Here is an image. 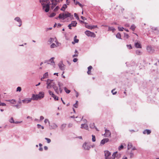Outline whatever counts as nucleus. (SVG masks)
Returning a JSON list of instances; mask_svg holds the SVG:
<instances>
[{
	"instance_id": "f257e3e1",
	"label": "nucleus",
	"mask_w": 159,
	"mask_h": 159,
	"mask_svg": "<svg viewBox=\"0 0 159 159\" xmlns=\"http://www.w3.org/2000/svg\"><path fill=\"white\" fill-rule=\"evenodd\" d=\"M46 88L47 89H50L53 88L56 93L59 94V91L57 86L53 80L48 79L46 81Z\"/></svg>"
},
{
	"instance_id": "f03ea898",
	"label": "nucleus",
	"mask_w": 159,
	"mask_h": 159,
	"mask_svg": "<svg viewBox=\"0 0 159 159\" xmlns=\"http://www.w3.org/2000/svg\"><path fill=\"white\" fill-rule=\"evenodd\" d=\"M70 16L71 14L70 13L67 11H66L64 13L60 14L58 17L56 18L57 19L58 18L64 19L67 17H70Z\"/></svg>"
},
{
	"instance_id": "7ed1b4c3",
	"label": "nucleus",
	"mask_w": 159,
	"mask_h": 159,
	"mask_svg": "<svg viewBox=\"0 0 159 159\" xmlns=\"http://www.w3.org/2000/svg\"><path fill=\"white\" fill-rule=\"evenodd\" d=\"M32 100L31 98H26L22 100L21 102L24 104H27L30 103Z\"/></svg>"
},
{
	"instance_id": "20e7f679",
	"label": "nucleus",
	"mask_w": 159,
	"mask_h": 159,
	"mask_svg": "<svg viewBox=\"0 0 159 159\" xmlns=\"http://www.w3.org/2000/svg\"><path fill=\"white\" fill-rule=\"evenodd\" d=\"M85 34L89 37H95L96 36L95 34L94 33L88 30H86L85 31Z\"/></svg>"
},
{
	"instance_id": "39448f33",
	"label": "nucleus",
	"mask_w": 159,
	"mask_h": 159,
	"mask_svg": "<svg viewBox=\"0 0 159 159\" xmlns=\"http://www.w3.org/2000/svg\"><path fill=\"white\" fill-rule=\"evenodd\" d=\"M50 4L47 3L46 5H45L43 6V9L46 12H48L49 11V6Z\"/></svg>"
},
{
	"instance_id": "423d86ee",
	"label": "nucleus",
	"mask_w": 159,
	"mask_h": 159,
	"mask_svg": "<svg viewBox=\"0 0 159 159\" xmlns=\"http://www.w3.org/2000/svg\"><path fill=\"white\" fill-rule=\"evenodd\" d=\"M54 57H52L50 59L47 61V62L48 64H50L53 66L54 67L55 66V63L54 61Z\"/></svg>"
},
{
	"instance_id": "0eeeda50",
	"label": "nucleus",
	"mask_w": 159,
	"mask_h": 159,
	"mask_svg": "<svg viewBox=\"0 0 159 159\" xmlns=\"http://www.w3.org/2000/svg\"><path fill=\"white\" fill-rule=\"evenodd\" d=\"M105 159H108L111 158L110 156L111 155V153L108 151H104Z\"/></svg>"
},
{
	"instance_id": "6e6552de",
	"label": "nucleus",
	"mask_w": 159,
	"mask_h": 159,
	"mask_svg": "<svg viewBox=\"0 0 159 159\" xmlns=\"http://www.w3.org/2000/svg\"><path fill=\"white\" fill-rule=\"evenodd\" d=\"M77 24V23L76 21H72L71 24H70L68 25V27L71 30V27H75Z\"/></svg>"
},
{
	"instance_id": "1a4fd4ad",
	"label": "nucleus",
	"mask_w": 159,
	"mask_h": 159,
	"mask_svg": "<svg viewBox=\"0 0 159 159\" xmlns=\"http://www.w3.org/2000/svg\"><path fill=\"white\" fill-rule=\"evenodd\" d=\"M57 41V40L56 37L51 38L48 40V43L49 44H51L54 42L55 43Z\"/></svg>"
},
{
	"instance_id": "9d476101",
	"label": "nucleus",
	"mask_w": 159,
	"mask_h": 159,
	"mask_svg": "<svg viewBox=\"0 0 159 159\" xmlns=\"http://www.w3.org/2000/svg\"><path fill=\"white\" fill-rule=\"evenodd\" d=\"M56 44L54 43H52L50 45V48H54L60 46V43H59L58 41L55 42Z\"/></svg>"
},
{
	"instance_id": "9b49d317",
	"label": "nucleus",
	"mask_w": 159,
	"mask_h": 159,
	"mask_svg": "<svg viewBox=\"0 0 159 159\" xmlns=\"http://www.w3.org/2000/svg\"><path fill=\"white\" fill-rule=\"evenodd\" d=\"M52 2V8H53L57 5V2L59 1V0H50Z\"/></svg>"
},
{
	"instance_id": "f8f14e48",
	"label": "nucleus",
	"mask_w": 159,
	"mask_h": 159,
	"mask_svg": "<svg viewBox=\"0 0 159 159\" xmlns=\"http://www.w3.org/2000/svg\"><path fill=\"white\" fill-rule=\"evenodd\" d=\"M39 2L41 3L42 6L46 5L47 3H50L48 0H39Z\"/></svg>"
},
{
	"instance_id": "ddd939ff",
	"label": "nucleus",
	"mask_w": 159,
	"mask_h": 159,
	"mask_svg": "<svg viewBox=\"0 0 159 159\" xmlns=\"http://www.w3.org/2000/svg\"><path fill=\"white\" fill-rule=\"evenodd\" d=\"M105 133L104 134V135L105 136V137H110L111 136V133L109 130H107V129H105Z\"/></svg>"
},
{
	"instance_id": "4468645a",
	"label": "nucleus",
	"mask_w": 159,
	"mask_h": 159,
	"mask_svg": "<svg viewBox=\"0 0 159 159\" xmlns=\"http://www.w3.org/2000/svg\"><path fill=\"white\" fill-rule=\"evenodd\" d=\"M14 20L19 23L18 26H20L22 25V21L20 17H17L14 19Z\"/></svg>"
},
{
	"instance_id": "2eb2a0df",
	"label": "nucleus",
	"mask_w": 159,
	"mask_h": 159,
	"mask_svg": "<svg viewBox=\"0 0 159 159\" xmlns=\"http://www.w3.org/2000/svg\"><path fill=\"white\" fill-rule=\"evenodd\" d=\"M83 147L84 149L85 150H89L90 148V147L86 143H84Z\"/></svg>"
},
{
	"instance_id": "dca6fc26",
	"label": "nucleus",
	"mask_w": 159,
	"mask_h": 159,
	"mask_svg": "<svg viewBox=\"0 0 159 159\" xmlns=\"http://www.w3.org/2000/svg\"><path fill=\"white\" fill-rule=\"evenodd\" d=\"M32 99L33 100H37L40 99L38 94H33L32 96Z\"/></svg>"
},
{
	"instance_id": "f3484780",
	"label": "nucleus",
	"mask_w": 159,
	"mask_h": 159,
	"mask_svg": "<svg viewBox=\"0 0 159 159\" xmlns=\"http://www.w3.org/2000/svg\"><path fill=\"white\" fill-rule=\"evenodd\" d=\"M60 69L61 70H64L65 69L64 65L62 63L60 62L58 64Z\"/></svg>"
},
{
	"instance_id": "a211bd4d",
	"label": "nucleus",
	"mask_w": 159,
	"mask_h": 159,
	"mask_svg": "<svg viewBox=\"0 0 159 159\" xmlns=\"http://www.w3.org/2000/svg\"><path fill=\"white\" fill-rule=\"evenodd\" d=\"M109 140L108 139H104L102 140L100 143V145H104L105 143L108 142Z\"/></svg>"
},
{
	"instance_id": "6ab92c4d",
	"label": "nucleus",
	"mask_w": 159,
	"mask_h": 159,
	"mask_svg": "<svg viewBox=\"0 0 159 159\" xmlns=\"http://www.w3.org/2000/svg\"><path fill=\"white\" fill-rule=\"evenodd\" d=\"M40 99L43 98L44 96V93L43 92H40L39 93V94H38Z\"/></svg>"
},
{
	"instance_id": "aec40b11",
	"label": "nucleus",
	"mask_w": 159,
	"mask_h": 159,
	"mask_svg": "<svg viewBox=\"0 0 159 159\" xmlns=\"http://www.w3.org/2000/svg\"><path fill=\"white\" fill-rule=\"evenodd\" d=\"M58 85L59 87V91L60 93H61L62 91V89L61 87L63 86V83L59 82L58 83Z\"/></svg>"
},
{
	"instance_id": "412c9836",
	"label": "nucleus",
	"mask_w": 159,
	"mask_h": 159,
	"mask_svg": "<svg viewBox=\"0 0 159 159\" xmlns=\"http://www.w3.org/2000/svg\"><path fill=\"white\" fill-rule=\"evenodd\" d=\"M81 128L82 129H84L86 130L88 129V126L87 124L86 123L82 124L81 125Z\"/></svg>"
},
{
	"instance_id": "4be33fe9",
	"label": "nucleus",
	"mask_w": 159,
	"mask_h": 159,
	"mask_svg": "<svg viewBox=\"0 0 159 159\" xmlns=\"http://www.w3.org/2000/svg\"><path fill=\"white\" fill-rule=\"evenodd\" d=\"M48 72H46L43 75V77L41 78V80L42 81H43V80L46 78H48Z\"/></svg>"
},
{
	"instance_id": "5701e85b",
	"label": "nucleus",
	"mask_w": 159,
	"mask_h": 159,
	"mask_svg": "<svg viewBox=\"0 0 159 159\" xmlns=\"http://www.w3.org/2000/svg\"><path fill=\"white\" fill-rule=\"evenodd\" d=\"M134 45L135 47L137 48H142L141 44L138 42H135Z\"/></svg>"
},
{
	"instance_id": "b1692460",
	"label": "nucleus",
	"mask_w": 159,
	"mask_h": 159,
	"mask_svg": "<svg viewBox=\"0 0 159 159\" xmlns=\"http://www.w3.org/2000/svg\"><path fill=\"white\" fill-rule=\"evenodd\" d=\"M77 36L75 35L74 38V41L72 42V43L73 44H74L75 43H78L79 41V40L77 39Z\"/></svg>"
},
{
	"instance_id": "393cba45",
	"label": "nucleus",
	"mask_w": 159,
	"mask_h": 159,
	"mask_svg": "<svg viewBox=\"0 0 159 159\" xmlns=\"http://www.w3.org/2000/svg\"><path fill=\"white\" fill-rule=\"evenodd\" d=\"M49 125L51 126L52 129H55L57 128L58 127L57 125L54 123H52L51 125Z\"/></svg>"
},
{
	"instance_id": "a878e982",
	"label": "nucleus",
	"mask_w": 159,
	"mask_h": 159,
	"mask_svg": "<svg viewBox=\"0 0 159 159\" xmlns=\"http://www.w3.org/2000/svg\"><path fill=\"white\" fill-rule=\"evenodd\" d=\"M151 130L149 129H146L143 131V134H149L151 133Z\"/></svg>"
},
{
	"instance_id": "bb28decb",
	"label": "nucleus",
	"mask_w": 159,
	"mask_h": 159,
	"mask_svg": "<svg viewBox=\"0 0 159 159\" xmlns=\"http://www.w3.org/2000/svg\"><path fill=\"white\" fill-rule=\"evenodd\" d=\"M92 68V67L91 66H89L88 68V71H87V73L89 75H91V70Z\"/></svg>"
},
{
	"instance_id": "cd10ccee",
	"label": "nucleus",
	"mask_w": 159,
	"mask_h": 159,
	"mask_svg": "<svg viewBox=\"0 0 159 159\" xmlns=\"http://www.w3.org/2000/svg\"><path fill=\"white\" fill-rule=\"evenodd\" d=\"M7 101L10 102L12 104H15L16 103V100L14 99L7 100Z\"/></svg>"
},
{
	"instance_id": "c85d7f7f",
	"label": "nucleus",
	"mask_w": 159,
	"mask_h": 159,
	"mask_svg": "<svg viewBox=\"0 0 159 159\" xmlns=\"http://www.w3.org/2000/svg\"><path fill=\"white\" fill-rule=\"evenodd\" d=\"M117 153V152H115L113 153V154L112 155V157H111V159H114L116 157V155Z\"/></svg>"
},
{
	"instance_id": "c756f323",
	"label": "nucleus",
	"mask_w": 159,
	"mask_h": 159,
	"mask_svg": "<svg viewBox=\"0 0 159 159\" xmlns=\"http://www.w3.org/2000/svg\"><path fill=\"white\" fill-rule=\"evenodd\" d=\"M115 30V29L113 27H108V31H112L113 32H114Z\"/></svg>"
},
{
	"instance_id": "7c9ffc66",
	"label": "nucleus",
	"mask_w": 159,
	"mask_h": 159,
	"mask_svg": "<svg viewBox=\"0 0 159 159\" xmlns=\"http://www.w3.org/2000/svg\"><path fill=\"white\" fill-rule=\"evenodd\" d=\"M85 27L89 29H93L92 25H85Z\"/></svg>"
},
{
	"instance_id": "2f4dec72",
	"label": "nucleus",
	"mask_w": 159,
	"mask_h": 159,
	"mask_svg": "<svg viewBox=\"0 0 159 159\" xmlns=\"http://www.w3.org/2000/svg\"><path fill=\"white\" fill-rule=\"evenodd\" d=\"M147 49L148 51L149 52H152V48L150 46H148L147 48Z\"/></svg>"
},
{
	"instance_id": "473e14b6",
	"label": "nucleus",
	"mask_w": 159,
	"mask_h": 159,
	"mask_svg": "<svg viewBox=\"0 0 159 159\" xmlns=\"http://www.w3.org/2000/svg\"><path fill=\"white\" fill-rule=\"evenodd\" d=\"M66 5L65 4L61 8V10L64 11L65 10V9L66 8Z\"/></svg>"
},
{
	"instance_id": "72a5a7b5",
	"label": "nucleus",
	"mask_w": 159,
	"mask_h": 159,
	"mask_svg": "<svg viewBox=\"0 0 159 159\" xmlns=\"http://www.w3.org/2000/svg\"><path fill=\"white\" fill-rule=\"evenodd\" d=\"M132 147V145L131 143H129L128 144V149H129Z\"/></svg>"
},
{
	"instance_id": "f704fd0d",
	"label": "nucleus",
	"mask_w": 159,
	"mask_h": 159,
	"mask_svg": "<svg viewBox=\"0 0 159 159\" xmlns=\"http://www.w3.org/2000/svg\"><path fill=\"white\" fill-rule=\"evenodd\" d=\"M66 124H62L61 126V128L62 129H64L66 127Z\"/></svg>"
},
{
	"instance_id": "c9c22d12",
	"label": "nucleus",
	"mask_w": 159,
	"mask_h": 159,
	"mask_svg": "<svg viewBox=\"0 0 159 159\" xmlns=\"http://www.w3.org/2000/svg\"><path fill=\"white\" fill-rule=\"evenodd\" d=\"M92 141L93 142H94L96 141V138L95 135H92Z\"/></svg>"
},
{
	"instance_id": "e433bc0d",
	"label": "nucleus",
	"mask_w": 159,
	"mask_h": 159,
	"mask_svg": "<svg viewBox=\"0 0 159 159\" xmlns=\"http://www.w3.org/2000/svg\"><path fill=\"white\" fill-rule=\"evenodd\" d=\"M9 121L11 123H14V121L13 117H11V119L9 120Z\"/></svg>"
},
{
	"instance_id": "4c0bfd02",
	"label": "nucleus",
	"mask_w": 159,
	"mask_h": 159,
	"mask_svg": "<svg viewBox=\"0 0 159 159\" xmlns=\"http://www.w3.org/2000/svg\"><path fill=\"white\" fill-rule=\"evenodd\" d=\"M116 37L118 39H121V35L120 33H118L116 34Z\"/></svg>"
},
{
	"instance_id": "58836bf2",
	"label": "nucleus",
	"mask_w": 159,
	"mask_h": 159,
	"mask_svg": "<svg viewBox=\"0 0 159 159\" xmlns=\"http://www.w3.org/2000/svg\"><path fill=\"white\" fill-rule=\"evenodd\" d=\"M48 92L49 95H51L52 97V96H54V94H53V92H52L51 90H49Z\"/></svg>"
},
{
	"instance_id": "ea45409f",
	"label": "nucleus",
	"mask_w": 159,
	"mask_h": 159,
	"mask_svg": "<svg viewBox=\"0 0 159 159\" xmlns=\"http://www.w3.org/2000/svg\"><path fill=\"white\" fill-rule=\"evenodd\" d=\"M37 127L38 129H40L41 128L42 129H43L44 128V127L43 126H41V125H40L39 124H37Z\"/></svg>"
},
{
	"instance_id": "a19ab883",
	"label": "nucleus",
	"mask_w": 159,
	"mask_h": 159,
	"mask_svg": "<svg viewBox=\"0 0 159 159\" xmlns=\"http://www.w3.org/2000/svg\"><path fill=\"white\" fill-rule=\"evenodd\" d=\"M64 90L67 93H70V91L69 90H68L67 89L66 87H65L64 88Z\"/></svg>"
},
{
	"instance_id": "79ce46f5",
	"label": "nucleus",
	"mask_w": 159,
	"mask_h": 159,
	"mask_svg": "<svg viewBox=\"0 0 159 159\" xmlns=\"http://www.w3.org/2000/svg\"><path fill=\"white\" fill-rule=\"evenodd\" d=\"M21 90V88L20 87H18L16 89V91L20 92Z\"/></svg>"
},
{
	"instance_id": "37998d69",
	"label": "nucleus",
	"mask_w": 159,
	"mask_h": 159,
	"mask_svg": "<svg viewBox=\"0 0 159 159\" xmlns=\"http://www.w3.org/2000/svg\"><path fill=\"white\" fill-rule=\"evenodd\" d=\"M136 54L138 55H140L141 54V52L140 50H137L136 52Z\"/></svg>"
},
{
	"instance_id": "c03bdc74",
	"label": "nucleus",
	"mask_w": 159,
	"mask_h": 159,
	"mask_svg": "<svg viewBox=\"0 0 159 159\" xmlns=\"http://www.w3.org/2000/svg\"><path fill=\"white\" fill-rule=\"evenodd\" d=\"M44 122L45 124L48 123L49 125L50 124V121L49 120L47 119H45L44 120Z\"/></svg>"
},
{
	"instance_id": "a18cd8bd",
	"label": "nucleus",
	"mask_w": 159,
	"mask_h": 159,
	"mask_svg": "<svg viewBox=\"0 0 159 159\" xmlns=\"http://www.w3.org/2000/svg\"><path fill=\"white\" fill-rule=\"evenodd\" d=\"M78 101H76V103L73 106L75 108H77L78 106Z\"/></svg>"
},
{
	"instance_id": "49530a36",
	"label": "nucleus",
	"mask_w": 159,
	"mask_h": 159,
	"mask_svg": "<svg viewBox=\"0 0 159 159\" xmlns=\"http://www.w3.org/2000/svg\"><path fill=\"white\" fill-rule=\"evenodd\" d=\"M74 16L75 17V18L77 20H79V16H78V15L76 13H75L74 14Z\"/></svg>"
},
{
	"instance_id": "de8ad7c7",
	"label": "nucleus",
	"mask_w": 159,
	"mask_h": 159,
	"mask_svg": "<svg viewBox=\"0 0 159 159\" xmlns=\"http://www.w3.org/2000/svg\"><path fill=\"white\" fill-rule=\"evenodd\" d=\"M135 28V27L134 25H132L130 27V29L134 31Z\"/></svg>"
},
{
	"instance_id": "09e8293b",
	"label": "nucleus",
	"mask_w": 159,
	"mask_h": 159,
	"mask_svg": "<svg viewBox=\"0 0 159 159\" xmlns=\"http://www.w3.org/2000/svg\"><path fill=\"white\" fill-rule=\"evenodd\" d=\"M45 139L47 141L48 143H49L51 142V141L50 139L46 138H45Z\"/></svg>"
},
{
	"instance_id": "8fccbe9b",
	"label": "nucleus",
	"mask_w": 159,
	"mask_h": 159,
	"mask_svg": "<svg viewBox=\"0 0 159 159\" xmlns=\"http://www.w3.org/2000/svg\"><path fill=\"white\" fill-rule=\"evenodd\" d=\"M124 148V146L122 145H121L120 146H119L118 147V150H120L122 149H123Z\"/></svg>"
},
{
	"instance_id": "3c124183",
	"label": "nucleus",
	"mask_w": 159,
	"mask_h": 159,
	"mask_svg": "<svg viewBox=\"0 0 159 159\" xmlns=\"http://www.w3.org/2000/svg\"><path fill=\"white\" fill-rule=\"evenodd\" d=\"M90 127L91 128H93L95 127L94 123H93L90 124Z\"/></svg>"
},
{
	"instance_id": "603ef678",
	"label": "nucleus",
	"mask_w": 159,
	"mask_h": 159,
	"mask_svg": "<svg viewBox=\"0 0 159 159\" xmlns=\"http://www.w3.org/2000/svg\"><path fill=\"white\" fill-rule=\"evenodd\" d=\"M54 98V99L56 100H57L58 99V98L56 96L54 95V96L52 97Z\"/></svg>"
},
{
	"instance_id": "864d4df0",
	"label": "nucleus",
	"mask_w": 159,
	"mask_h": 159,
	"mask_svg": "<svg viewBox=\"0 0 159 159\" xmlns=\"http://www.w3.org/2000/svg\"><path fill=\"white\" fill-rule=\"evenodd\" d=\"M118 29L120 31H122L124 29V28L121 27H118Z\"/></svg>"
},
{
	"instance_id": "5fc2aeb1",
	"label": "nucleus",
	"mask_w": 159,
	"mask_h": 159,
	"mask_svg": "<svg viewBox=\"0 0 159 159\" xmlns=\"http://www.w3.org/2000/svg\"><path fill=\"white\" fill-rule=\"evenodd\" d=\"M55 15H56L55 13H52L50 15V17H53L54 16H55Z\"/></svg>"
},
{
	"instance_id": "6e6d98bb",
	"label": "nucleus",
	"mask_w": 159,
	"mask_h": 159,
	"mask_svg": "<svg viewBox=\"0 0 159 159\" xmlns=\"http://www.w3.org/2000/svg\"><path fill=\"white\" fill-rule=\"evenodd\" d=\"M124 37L127 39H128L129 37V36L127 34H126L125 33L124 34Z\"/></svg>"
},
{
	"instance_id": "4d7b16f0",
	"label": "nucleus",
	"mask_w": 159,
	"mask_h": 159,
	"mask_svg": "<svg viewBox=\"0 0 159 159\" xmlns=\"http://www.w3.org/2000/svg\"><path fill=\"white\" fill-rule=\"evenodd\" d=\"M127 46L129 49H131L132 48V46L131 45H127Z\"/></svg>"
},
{
	"instance_id": "13d9d810",
	"label": "nucleus",
	"mask_w": 159,
	"mask_h": 159,
	"mask_svg": "<svg viewBox=\"0 0 159 159\" xmlns=\"http://www.w3.org/2000/svg\"><path fill=\"white\" fill-rule=\"evenodd\" d=\"M59 9V7L57 6L56 8L54 9V11H57Z\"/></svg>"
},
{
	"instance_id": "bf43d9fd",
	"label": "nucleus",
	"mask_w": 159,
	"mask_h": 159,
	"mask_svg": "<svg viewBox=\"0 0 159 159\" xmlns=\"http://www.w3.org/2000/svg\"><path fill=\"white\" fill-rule=\"evenodd\" d=\"M114 89H113L111 90V92L112 93V94L113 95L115 94L116 93V92H114Z\"/></svg>"
},
{
	"instance_id": "052dcab7",
	"label": "nucleus",
	"mask_w": 159,
	"mask_h": 159,
	"mask_svg": "<svg viewBox=\"0 0 159 159\" xmlns=\"http://www.w3.org/2000/svg\"><path fill=\"white\" fill-rule=\"evenodd\" d=\"M6 104L5 103H1L0 102V106H5Z\"/></svg>"
},
{
	"instance_id": "680f3d73",
	"label": "nucleus",
	"mask_w": 159,
	"mask_h": 159,
	"mask_svg": "<svg viewBox=\"0 0 159 159\" xmlns=\"http://www.w3.org/2000/svg\"><path fill=\"white\" fill-rule=\"evenodd\" d=\"M27 119H30V120H32V117L30 116H28L27 117Z\"/></svg>"
},
{
	"instance_id": "e2e57ef3",
	"label": "nucleus",
	"mask_w": 159,
	"mask_h": 159,
	"mask_svg": "<svg viewBox=\"0 0 159 159\" xmlns=\"http://www.w3.org/2000/svg\"><path fill=\"white\" fill-rule=\"evenodd\" d=\"M78 61V59L76 58H74L73 60V61L74 62H77Z\"/></svg>"
},
{
	"instance_id": "0e129e2a",
	"label": "nucleus",
	"mask_w": 159,
	"mask_h": 159,
	"mask_svg": "<svg viewBox=\"0 0 159 159\" xmlns=\"http://www.w3.org/2000/svg\"><path fill=\"white\" fill-rule=\"evenodd\" d=\"M22 122V121H14V123L15 124H18V123H21Z\"/></svg>"
},
{
	"instance_id": "69168bd1",
	"label": "nucleus",
	"mask_w": 159,
	"mask_h": 159,
	"mask_svg": "<svg viewBox=\"0 0 159 159\" xmlns=\"http://www.w3.org/2000/svg\"><path fill=\"white\" fill-rule=\"evenodd\" d=\"M44 119V117L43 116H41L40 117V120H43Z\"/></svg>"
},
{
	"instance_id": "338daca9",
	"label": "nucleus",
	"mask_w": 159,
	"mask_h": 159,
	"mask_svg": "<svg viewBox=\"0 0 159 159\" xmlns=\"http://www.w3.org/2000/svg\"><path fill=\"white\" fill-rule=\"evenodd\" d=\"M72 125H72V124H71V123H70V124H69L68 125V127H72Z\"/></svg>"
},
{
	"instance_id": "774afa93",
	"label": "nucleus",
	"mask_w": 159,
	"mask_h": 159,
	"mask_svg": "<svg viewBox=\"0 0 159 159\" xmlns=\"http://www.w3.org/2000/svg\"><path fill=\"white\" fill-rule=\"evenodd\" d=\"M76 93V97H77L79 96V93L76 91L75 90H74Z\"/></svg>"
}]
</instances>
